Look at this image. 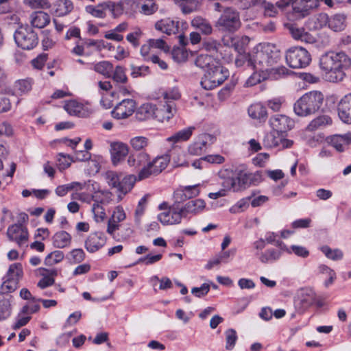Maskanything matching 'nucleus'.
<instances>
[{"instance_id": "f257e3e1", "label": "nucleus", "mask_w": 351, "mask_h": 351, "mask_svg": "<svg viewBox=\"0 0 351 351\" xmlns=\"http://www.w3.org/2000/svg\"><path fill=\"white\" fill-rule=\"evenodd\" d=\"M319 65L328 81L337 82L343 79L344 71L351 65V60L344 52L332 51L322 56Z\"/></svg>"}, {"instance_id": "f03ea898", "label": "nucleus", "mask_w": 351, "mask_h": 351, "mask_svg": "<svg viewBox=\"0 0 351 351\" xmlns=\"http://www.w3.org/2000/svg\"><path fill=\"white\" fill-rule=\"evenodd\" d=\"M254 69L259 71H268L280 59V50L276 45L264 43L261 49L253 54Z\"/></svg>"}, {"instance_id": "7ed1b4c3", "label": "nucleus", "mask_w": 351, "mask_h": 351, "mask_svg": "<svg viewBox=\"0 0 351 351\" xmlns=\"http://www.w3.org/2000/svg\"><path fill=\"white\" fill-rule=\"evenodd\" d=\"M324 102V95L318 90L304 94L294 104L295 113L300 117H307L318 112Z\"/></svg>"}, {"instance_id": "20e7f679", "label": "nucleus", "mask_w": 351, "mask_h": 351, "mask_svg": "<svg viewBox=\"0 0 351 351\" xmlns=\"http://www.w3.org/2000/svg\"><path fill=\"white\" fill-rule=\"evenodd\" d=\"M105 178L108 185L119 193L118 195L119 199L132 190L136 180L134 175L124 176L122 173L114 171H106Z\"/></svg>"}, {"instance_id": "39448f33", "label": "nucleus", "mask_w": 351, "mask_h": 351, "mask_svg": "<svg viewBox=\"0 0 351 351\" xmlns=\"http://www.w3.org/2000/svg\"><path fill=\"white\" fill-rule=\"evenodd\" d=\"M228 76V70L217 62L206 72L201 81V84L204 89L211 90L221 85Z\"/></svg>"}, {"instance_id": "423d86ee", "label": "nucleus", "mask_w": 351, "mask_h": 351, "mask_svg": "<svg viewBox=\"0 0 351 351\" xmlns=\"http://www.w3.org/2000/svg\"><path fill=\"white\" fill-rule=\"evenodd\" d=\"M23 275L22 265L19 263L10 265L9 269L3 278L0 294L5 295L14 291Z\"/></svg>"}, {"instance_id": "0eeeda50", "label": "nucleus", "mask_w": 351, "mask_h": 351, "mask_svg": "<svg viewBox=\"0 0 351 351\" xmlns=\"http://www.w3.org/2000/svg\"><path fill=\"white\" fill-rule=\"evenodd\" d=\"M287 64L293 69H304L311 62L310 53L304 47H293L289 48L285 53Z\"/></svg>"}, {"instance_id": "6e6552de", "label": "nucleus", "mask_w": 351, "mask_h": 351, "mask_svg": "<svg viewBox=\"0 0 351 351\" xmlns=\"http://www.w3.org/2000/svg\"><path fill=\"white\" fill-rule=\"evenodd\" d=\"M239 13L230 7L226 8L218 19L215 26L223 32H234L241 27Z\"/></svg>"}, {"instance_id": "1a4fd4ad", "label": "nucleus", "mask_w": 351, "mask_h": 351, "mask_svg": "<svg viewBox=\"0 0 351 351\" xmlns=\"http://www.w3.org/2000/svg\"><path fill=\"white\" fill-rule=\"evenodd\" d=\"M170 161L168 154L158 156L152 161H149L139 171L138 180H143L151 176H156L165 170Z\"/></svg>"}, {"instance_id": "9d476101", "label": "nucleus", "mask_w": 351, "mask_h": 351, "mask_svg": "<svg viewBox=\"0 0 351 351\" xmlns=\"http://www.w3.org/2000/svg\"><path fill=\"white\" fill-rule=\"evenodd\" d=\"M14 40L18 45L25 50L34 49L38 43L37 34L28 26H20L14 32Z\"/></svg>"}, {"instance_id": "9b49d317", "label": "nucleus", "mask_w": 351, "mask_h": 351, "mask_svg": "<svg viewBox=\"0 0 351 351\" xmlns=\"http://www.w3.org/2000/svg\"><path fill=\"white\" fill-rule=\"evenodd\" d=\"M137 104L133 99H123L117 104L111 112L112 117L116 119H126L132 116L136 110Z\"/></svg>"}, {"instance_id": "f8f14e48", "label": "nucleus", "mask_w": 351, "mask_h": 351, "mask_svg": "<svg viewBox=\"0 0 351 351\" xmlns=\"http://www.w3.org/2000/svg\"><path fill=\"white\" fill-rule=\"evenodd\" d=\"M180 210V207L171 205L168 210L160 213L158 219L163 225L179 224L181 223L182 218L184 217Z\"/></svg>"}, {"instance_id": "ddd939ff", "label": "nucleus", "mask_w": 351, "mask_h": 351, "mask_svg": "<svg viewBox=\"0 0 351 351\" xmlns=\"http://www.w3.org/2000/svg\"><path fill=\"white\" fill-rule=\"evenodd\" d=\"M269 124L277 133H282L291 130L294 121L286 115L277 114L270 117Z\"/></svg>"}, {"instance_id": "4468645a", "label": "nucleus", "mask_w": 351, "mask_h": 351, "mask_svg": "<svg viewBox=\"0 0 351 351\" xmlns=\"http://www.w3.org/2000/svg\"><path fill=\"white\" fill-rule=\"evenodd\" d=\"M106 242L104 232H95L90 233L85 241V248L90 253H94L101 248Z\"/></svg>"}, {"instance_id": "2eb2a0df", "label": "nucleus", "mask_w": 351, "mask_h": 351, "mask_svg": "<svg viewBox=\"0 0 351 351\" xmlns=\"http://www.w3.org/2000/svg\"><path fill=\"white\" fill-rule=\"evenodd\" d=\"M7 235L10 240L16 242L19 246L25 244L28 239L27 229L21 224L10 226L8 229Z\"/></svg>"}, {"instance_id": "dca6fc26", "label": "nucleus", "mask_w": 351, "mask_h": 351, "mask_svg": "<svg viewBox=\"0 0 351 351\" xmlns=\"http://www.w3.org/2000/svg\"><path fill=\"white\" fill-rule=\"evenodd\" d=\"M223 45L217 40L209 37L204 38L202 40V49L206 51L211 53V56H215L216 58H223L222 50L224 46H227L228 43H226L225 39L223 38Z\"/></svg>"}, {"instance_id": "f3484780", "label": "nucleus", "mask_w": 351, "mask_h": 351, "mask_svg": "<svg viewBox=\"0 0 351 351\" xmlns=\"http://www.w3.org/2000/svg\"><path fill=\"white\" fill-rule=\"evenodd\" d=\"M206 208V202L202 199H195L188 201L185 203L181 208L184 217L189 215H196L201 213Z\"/></svg>"}, {"instance_id": "a211bd4d", "label": "nucleus", "mask_w": 351, "mask_h": 351, "mask_svg": "<svg viewBox=\"0 0 351 351\" xmlns=\"http://www.w3.org/2000/svg\"><path fill=\"white\" fill-rule=\"evenodd\" d=\"M197 185L184 186V190H177L173 193L174 202L172 206L182 207L180 204L188 198L199 195V191L197 189Z\"/></svg>"}, {"instance_id": "6ab92c4d", "label": "nucleus", "mask_w": 351, "mask_h": 351, "mask_svg": "<svg viewBox=\"0 0 351 351\" xmlns=\"http://www.w3.org/2000/svg\"><path fill=\"white\" fill-rule=\"evenodd\" d=\"M110 152L112 164L116 166L128 154V147L126 144L121 142H114L110 144Z\"/></svg>"}, {"instance_id": "aec40b11", "label": "nucleus", "mask_w": 351, "mask_h": 351, "mask_svg": "<svg viewBox=\"0 0 351 351\" xmlns=\"http://www.w3.org/2000/svg\"><path fill=\"white\" fill-rule=\"evenodd\" d=\"M338 115L342 121L351 124V93L345 95L339 102Z\"/></svg>"}, {"instance_id": "412c9836", "label": "nucleus", "mask_w": 351, "mask_h": 351, "mask_svg": "<svg viewBox=\"0 0 351 351\" xmlns=\"http://www.w3.org/2000/svg\"><path fill=\"white\" fill-rule=\"evenodd\" d=\"M328 144L332 146L337 151L343 152L344 147L351 143V133L343 134H334L326 138Z\"/></svg>"}, {"instance_id": "4be33fe9", "label": "nucleus", "mask_w": 351, "mask_h": 351, "mask_svg": "<svg viewBox=\"0 0 351 351\" xmlns=\"http://www.w3.org/2000/svg\"><path fill=\"white\" fill-rule=\"evenodd\" d=\"M210 138V135L208 134H200L197 139L191 143L188 147V152L191 156H200L206 149L208 141Z\"/></svg>"}, {"instance_id": "5701e85b", "label": "nucleus", "mask_w": 351, "mask_h": 351, "mask_svg": "<svg viewBox=\"0 0 351 351\" xmlns=\"http://www.w3.org/2000/svg\"><path fill=\"white\" fill-rule=\"evenodd\" d=\"M176 109L172 102L155 108L154 119L160 122L168 121L174 114Z\"/></svg>"}, {"instance_id": "b1692460", "label": "nucleus", "mask_w": 351, "mask_h": 351, "mask_svg": "<svg viewBox=\"0 0 351 351\" xmlns=\"http://www.w3.org/2000/svg\"><path fill=\"white\" fill-rule=\"evenodd\" d=\"M322 18L327 20L328 27L334 32L343 31L346 27V16L343 14H336L330 18L324 14Z\"/></svg>"}, {"instance_id": "393cba45", "label": "nucleus", "mask_w": 351, "mask_h": 351, "mask_svg": "<svg viewBox=\"0 0 351 351\" xmlns=\"http://www.w3.org/2000/svg\"><path fill=\"white\" fill-rule=\"evenodd\" d=\"M49 15L43 11H36L31 14L29 22L32 27L42 29L50 23Z\"/></svg>"}, {"instance_id": "a878e982", "label": "nucleus", "mask_w": 351, "mask_h": 351, "mask_svg": "<svg viewBox=\"0 0 351 351\" xmlns=\"http://www.w3.org/2000/svg\"><path fill=\"white\" fill-rule=\"evenodd\" d=\"M157 30L165 33L167 35L176 34L178 31V22L169 18L161 19L155 24Z\"/></svg>"}, {"instance_id": "bb28decb", "label": "nucleus", "mask_w": 351, "mask_h": 351, "mask_svg": "<svg viewBox=\"0 0 351 351\" xmlns=\"http://www.w3.org/2000/svg\"><path fill=\"white\" fill-rule=\"evenodd\" d=\"M156 105L147 103L141 105L136 110V118L140 121H144L154 118Z\"/></svg>"}, {"instance_id": "cd10ccee", "label": "nucleus", "mask_w": 351, "mask_h": 351, "mask_svg": "<svg viewBox=\"0 0 351 351\" xmlns=\"http://www.w3.org/2000/svg\"><path fill=\"white\" fill-rule=\"evenodd\" d=\"M149 156L145 152L136 154H131L128 158V164L129 166L138 168L143 165H146L149 162Z\"/></svg>"}, {"instance_id": "c85d7f7f", "label": "nucleus", "mask_w": 351, "mask_h": 351, "mask_svg": "<svg viewBox=\"0 0 351 351\" xmlns=\"http://www.w3.org/2000/svg\"><path fill=\"white\" fill-rule=\"evenodd\" d=\"M289 31L295 40L306 43H312L314 42V38L302 27H298L295 25H291L289 27Z\"/></svg>"}, {"instance_id": "c756f323", "label": "nucleus", "mask_w": 351, "mask_h": 351, "mask_svg": "<svg viewBox=\"0 0 351 351\" xmlns=\"http://www.w3.org/2000/svg\"><path fill=\"white\" fill-rule=\"evenodd\" d=\"M12 298L13 297L10 295L0 294V321L5 319L10 315Z\"/></svg>"}, {"instance_id": "7c9ffc66", "label": "nucleus", "mask_w": 351, "mask_h": 351, "mask_svg": "<svg viewBox=\"0 0 351 351\" xmlns=\"http://www.w3.org/2000/svg\"><path fill=\"white\" fill-rule=\"evenodd\" d=\"M195 127L191 126L181 130L167 138V141L173 144L188 141L195 130Z\"/></svg>"}, {"instance_id": "2f4dec72", "label": "nucleus", "mask_w": 351, "mask_h": 351, "mask_svg": "<svg viewBox=\"0 0 351 351\" xmlns=\"http://www.w3.org/2000/svg\"><path fill=\"white\" fill-rule=\"evenodd\" d=\"M248 114L251 118L261 121H265L267 117L265 107L260 103L252 104L248 108Z\"/></svg>"}, {"instance_id": "473e14b6", "label": "nucleus", "mask_w": 351, "mask_h": 351, "mask_svg": "<svg viewBox=\"0 0 351 351\" xmlns=\"http://www.w3.org/2000/svg\"><path fill=\"white\" fill-rule=\"evenodd\" d=\"M217 59L216 58H213L211 55L200 54L195 58V64L197 67L205 70L206 72L218 62Z\"/></svg>"}, {"instance_id": "72a5a7b5", "label": "nucleus", "mask_w": 351, "mask_h": 351, "mask_svg": "<svg viewBox=\"0 0 351 351\" xmlns=\"http://www.w3.org/2000/svg\"><path fill=\"white\" fill-rule=\"evenodd\" d=\"M71 236L66 231L56 232L53 237V244L56 247L64 248L70 245Z\"/></svg>"}, {"instance_id": "f704fd0d", "label": "nucleus", "mask_w": 351, "mask_h": 351, "mask_svg": "<svg viewBox=\"0 0 351 351\" xmlns=\"http://www.w3.org/2000/svg\"><path fill=\"white\" fill-rule=\"evenodd\" d=\"M131 0H125L114 3L110 1H106L107 10H109L115 18L120 16L125 10V6L130 5Z\"/></svg>"}, {"instance_id": "c9c22d12", "label": "nucleus", "mask_w": 351, "mask_h": 351, "mask_svg": "<svg viewBox=\"0 0 351 351\" xmlns=\"http://www.w3.org/2000/svg\"><path fill=\"white\" fill-rule=\"evenodd\" d=\"M332 123L331 118L328 115H322L313 119L306 127L308 131H315L321 128L330 125Z\"/></svg>"}, {"instance_id": "e433bc0d", "label": "nucleus", "mask_w": 351, "mask_h": 351, "mask_svg": "<svg viewBox=\"0 0 351 351\" xmlns=\"http://www.w3.org/2000/svg\"><path fill=\"white\" fill-rule=\"evenodd\" d=\"M85 186V183H82L79 182H73L66 184L60 185L58 186L56 190V194L59 197H63L67 194L69 191L72 190H82L84 189Z\"/></svg>"}, {"instance_id": "4c0bfd02", "label": "nucleus", "mask_w": 351, "mask_h": 351, "mask_svg": "<svg viewBox=\"0 0 351 351\" xmlns=\"http://www.w3.org/2000/svg\"><path fill=\"white\" fill-rule=\"evenodd\" d=\"M73 9L71 0H58L55 4V13L58 16H63L69 14Z\"/></svg>"}, {"instance_id": "58836bf2", "label": "nucleus", "mask_w": 351, "mask_h": 351, "mask_svg": "<svg viewBox=\"0 0 351 351\" xmlns=\"http://www.w3.org/2000/svg\"><path fill=\"white\" fill-rule=\"evenodd\" d=\"M92 69L105 77L110 78L111 73L113 71V65L108 61L103 60L94 64Z\"/></svg>"}, {"instance_id": "ea45409f", "label": "nucleus", "mask_w": 351, "mask_h": 351, "mask_svg": "<svg viewBox=\"0 0 351 351\" xmlns=\"http://www.w3.org/2000/svg\"><path fill=\"white\" fill-rule=\"evenodd\" d=\"M191 25L205 35H210L213 32V27L210 23L207 20L201 17H196L193 19Z\"/></svg>"}, {"instance_id": "a19ab883", "label": "nucleus", "mask_w": 351, "mask_h": 351, "mask_svg": "<svg viewBox=\"0 0 351 351\" xmlns=\"http://www.w3.org/2000/svg\"><path fill=\"white\" fill-rule=\"evenodd\" d=\"M85 10L94 17L99 19H104L106 16V11L107 10L106 1L99 3L96 6L87 5Z\"/></svg>"}, {"instance_id": "79ce46f5", "label": "nucleus", "mask_w": 351, "mask_h": 351, "mask_svg": "<svg viewBox=\"0 0 351 351\" xmlns=\"http://www.w3.org/2000/svg\"><path fill=\"white\" fill-rule=\"evenodd\" d=\"M282 255L280 250L275 249H268L265 252L261 254L259 260L263 263H273L278 260Z\"/></svg>"}, {"instance_id": "37998d69", "label": "nucleus", "mask_w": 351, "mask_h": 351, "mask_svg": "<svg viewBox=\"0 0 351 351\" xmlns=\"http://www.w3.org/2000/svg\"><path fill=\"white\" fill-rule=\"evenodd\" d=\"M280 136L275 132H269L265 134L264 136L263 143L265 147L273 148L278 147L280 145Z\"/></svg>"}, {"instance_id": "c03bdc74", "label": "nucleus", "mask_w": 351, "mask_h": 351, "mask_svg": "<svg viewBox=\"0 0 351 351\" xmlns=\"http://www.w3.org/2000/svg\"><path fill=\"white\" fill-rule=\"evenodd\" d=\"M179 5L182 11L184 14H189L196 10L198 4V0H174Z\"/></svg>"}, {"instance_id": "a18cd8bd", "label": "nucleus", "mask_w": 351, "mask_h": 351, "mask_svg": "<svg viewBox=\"0 0 351 351\" xmlns=\"http://www.w3.org/2000/svg\"><path fill=\"white\" fill-rule=\"evenodd\" d=\"M64 108L70 115L80 117L83 110V105L76 101L71 100L65 104Z\"/></svg>"}, {"instance_id": "49530a36", "label": "nucleus", "mask_w": 351, "mask_h": 351, "mask_svg": "<svg viewBox=\"0 0 351 351\" xmlns=\"http://www.w3.org/2000/svg\"><path fill=\"white\" fill-rule=\"evenodd\" d=\"M110 78L117 83L125 84L128 82L125 69L120 65L117 66L111 73Z\"/></svg>"}, {"instance_id": "de8ad7c7", "label": "nucleus", "mask_w": 351, "mask_h": 351, "mask_svg": "<svg viewBox=\"0 0 351 351\" xmlns=\"http://www.w3.org/2000/svg\"><path fill=\"white\" fill-rule=\"evenodd\" d=\"M226 337V349L232 350L236 345L238 336L235 330L229 328L224 332Z\"/></svg>"}, {"instance_id": "09e8293b", "label": "nucleus", "mask_w": 351, "mask_h": 351, "mask_svg": "<svg viewBox=\"0 0 351 351\" xmlns=\"http://www.w3.org/2000/svg\"><path fill=\"white\" fill-rule=\"evenodd\" d=\"M253 60V55L239 54L235 59V65L237 67L247 66L254 69Z\"/></svg>"}, {"instance_id": "8fccbe9b", "label": "nucleus", "mask_w": 351, "mask_h": 351, "mask_svg": "<svg viewBox=\"0 0 351 351\" xmlns=\"http://www.w3.org/2000/svg\"><path fill=\"white\" fill-rule=\"evenodd\" d=\"M321 251L329 259L332 261L341 260L343 256V252L339 249L332 250L328 245H324L321 247Z\"/></svg>"}, {"instance_id": "3c124183", "label": "nucleus", "mask_w": 351, "mask_h": 351, "mask_svg": "<svg viewBox=\"0 0 351 351\" xmlns=\"http://www.w3.org/2000/svg\"><path fill=\"white\" fill-rule=\"evenodd\" d=\"M43 270L46 271L45 269H43ZM47 271L48 274L47 275L43 274V277L39 280L37 285L38 287L42 289L53 285L55 281L53 277L57 275L56 270H47Z\"/></svg>"}, {"instance_id": "603ef678", "label": "nucleus", "mask_w": 351, "mask_h": 351, "mask_svg": "<svg viewBox=\"0 0 351 351\" xmlns=\"http://www.w3.org/2000/svg\"><path fill=\"white\" fill-rule=\"evenodd\" d=\"M130 144L134 150L141 151L148 145L149 139L145 136H138L132 138Z\"/></svg>"}, {"instance_id": "864d4df0", "label": "nucleus", "mask_w": 351, "mask_h": 351, "mask_svg": "<svg viewBox=\"0 0 351 351\" xmlns=\"http://www.w3.org/2000/svg\"><path fill=\"white\" fill-rule=\"evenodd\" d=\"M32 89L30 80H19L14 84V91L16 94L22 95L28 93Z\"/></svg>"}, {"instance_id": "5fc2aeb1", "label": "nucleus", "mask_w": 351, "mask_h": 351, "mask_svg": "<svg viewBox=\"0 0 351 351\" xmlns=\"http://www.w3.org/2000/svg\"><path fill=\"white\" fill-rule=\"evenodd\" d=\"M222 189L225 190V192L227 193L228 191H232L234 192H238L241 191V188L239 185H237V180L236 178L228 177L223 180L221 183Z\"/></svg>"}, {"instance_id": "6e6d98bb", "label": "nucleus", "mask_w": 351, "mask_h": 351, "mask_svg": "<svg viewBox=\"0 0 351 351\" xmlns=\"http://www.w3.org/2000/svg\"><path fill=\"white\" fill-rule=\"evenodd\" d=\"M67 258L71 263H80L82 262L85 258V253L82 249H74L70 252L67 256Z\"/></svg>"}, {"instance_id": "4d7b16f0", "label": "nucleus", "mask_w": 351, "mask_h": 351, "mask_svg": "<svg viewBox=\"0 0 351 351\" xmlns=\"http://www.w3.org/2000/svg\"><path fill=\"white\" fill-rule=\"evenodd\" d=\"M64 253L60 250H56L45 258V263L47 265H53L60 262L64 258Z\"/></svg>"}, {"instance_id": "13d9d810", "label": "nucleus", "mask_w": 351, "mask_h": 351, "mask_svg": "<svg viewBox=\"0 0 351 351\" xmlns=\"http://www.w3.org/2000/svg\"><path fill=\"white\" fill-rule=\"evenodd\" d=\"M250 199L251 197L240 199L230 208V212L232 213H237L245 210L249 206V200Z\"/></svg>"}, {"instance_id": "bf43d9fd", "label": "nucleus", "mask_w": 351, "mask_h": 351, "mask_svg": "<svg viewBox=\"0 0 351 351\" xmlns=\"http://www.w3.org/2000/svg\"><path fill=\"white\" fill-rule=\"evenodd\" d=\"M236 179L237 180V185L239 186L241 191L251 184L253 178L252 174L241 173Z\"/></svg>"}, {"instance_id": "052dcab7", "label": "nucleus", "mask_w": 351, "mask_h": 351, "mask_svg": "<svg viewBox=\"0 0 351 351\" xmlns=\"http://www.w3.org/2000/svg\"><path fill=\"white\" fill-rule=\"evenodd\" d=\"M130 67L131 75L134 78L145 76L149 73V68L147 66H134L132 64Z\"/></svg>"}, {"instance_id": "680f3d73", "label": "nucleus", "mask_w": 351, "mask_h": 351, "mask_svg": "<svg viewBox=\"0 0 351 351\" xmlns=\"http://www.w3.org/2000/svg\"><path fill=\"white\" fill-rule=\"evenodd\" d=\"M91 155L87 150L75 151L73 156H68V158L73 162L75 161H86L90 159Z\"/></svg>"}, {"instance_id": "e2e57ef3", "label": "nucleus", "mask_w": 351, "mask_h": 351, "mask_svg": "<svg viewBox=\"0 0 351 351\" xmlns=\"http://www.w3.org/2000/svg\"><path fill=\"white\" fill-rule=\"evenodd\" d=\"M92 211L97 222L102 221L104 219L106 213L105 209L101 205L97 203H94L93 204Z\"/></svg>"}, {"instance_id": "0e129e2a", "label": "nucleus", "mask_w": 351, "mask_h": 351, "mask_svg": "<svg viewBox=\"0 0 351 351\" xmlns=\"http://www.w3.org/2000/svg\"><path fill=\"white\" fill-rule=\"evenodd\" d=\"M293 8L294 12L300 14L302 16L308 15L310 11L308 5L305 3V0H299Z\"/></svg>"}, {"instance_id": "69168bd1", "label": "nucleus", "mask_w": 351, "mask_h": 351, "mask_svg": "<svg viewBox=\"0 0 351 351\" xmlns=\"http://www.w3.org/2000/svg\"><path fill=\"white\" fill-rule=\"evenodd\" d=\"M38 302H39L29 301L27 304L23 306L21 311V313L29 315L38 312L40 309V305Z\"/></svg>"}, {"instance_id": "338daca9", "label": "nucleus", "mask_w": 351, "mask_h": 351, "mask_svg": "<svg viewBox=\"0 0 351 351\" xmlns=\"http://www.w3.org/2000/svg\"><path fill=\"white\" fill-rule=\"evenodd\" d=\"M149 40L153 47V49H158L165 53L169 52L170 47L163 39H149Z\"/></svg>"}, {"instance_id": "774afa93", "label": "nucleus", "mask_w": 351, "mask_h": 351, "mask_svg": "<svg viewBox=\"0 0 351 351\" xmlns=\"http://www.w3.org/2000/svg\"><path fill=\"white\" fill-rule=\"evenodd\" d=\"M254 72L250 77L247 80L245 84L247 86H252L258 83H260L262 80L265 79V75H261V72L259 71H256Z\"/></svg>"}]
</instances>
